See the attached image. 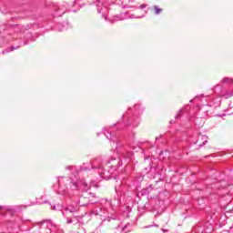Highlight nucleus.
Listing matches in <instances>:
<instances>
[{
    "label": "nucleus",
    "instance_id": "1",
    "mask_svg": "<svg viewBox=\"0 0 233 233\" xmlns=\"http://www.w3.org/2000/svg\"><path fill=\"white\" fill-rule=\"evenodd\" d=\"M155 10H156V14H159L161 12V9H159L157 7H155Z\"/></svg>",
    "mask_w": 233,
    "mask_h": 233
}]
</instances>
